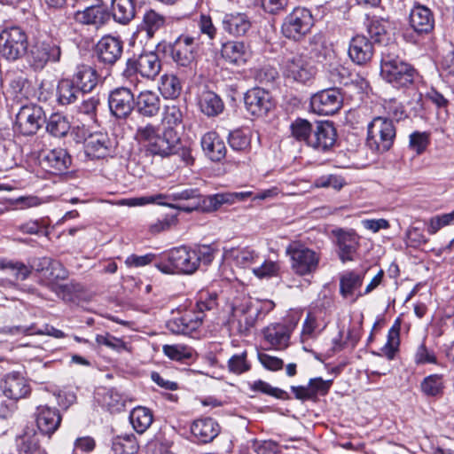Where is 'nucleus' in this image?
<instances>
[{"mask_svg": "<svg viewBox=\"0 0 454 454\" xmlns=\"http://www.w3.org/2000/svg\"><path fill=\"white\" fill-rule=\"evenodd\" d=\"M313 24L314 21L310 11L306 8L297 7L285 17L281 26V32L288 39L300 41L310 31Z\"/></svg>", "mask_w": 454, "mask_h": 454, "instance_id": "obj_9", "label": "nucleus"}, {"mask_svg": "<svg viewBox=\"0 0 454 454\" xmlns=\"http://www.w3.org/2000/svg\"><path fill=\"white\" fill-rule=\"evenodd\" d=\"M421 391L427 396H440L443 393L444 381L441 374H431L420 384Z\"/></svg>", "mask_w": 454, "mask_h": 454, "instance_id": "obj_43", "label": "nucleus"}, {"mask_svg": "<svg viewBox=\"0 0 454 454\" xmlns=\"http://www.w3.org/2000/svg\"><path fill=\"white\" fill-rule=\"evenodd\" d=\"M364 273H358L353 270L346 271L340 277V294L345 299H350L355 302L363 296L360 288L363 284Z\"/></svg>", "mask_w": 454, "mask_h": 454, "instance_id": "obj_25", "label": "nucleus"}, {"mask_svg": "<svg viewBox=\"0 0 454 454\" xmlns=\"http://www.w3.org/2000/svg\"><path fill=\"white\" fill-rule=\"evenodd\" d=\"M166 198V195L159 193L152 196H144L137 198H129L123 199L119 202V205L128 206V207H139L145 206L146 204L157 203L160 205H164L163 200Z\"/></svg>", "mask_w": 454, "mask_h": 454, "instance_id": "obj_54", "label": "nucleus"}, {"mask_svg": "<svg viewBox=\"0 0 454 454\" xmlns=\"http://www.w3.org/2000/svg\"><path fill=\"white\" fill-rule=\"evenodd\" d=\"M3 395L12 401L24 399L30 395L31 387L21 374L11 372L4 376L1 383Z\"/></svg>", "mask_w": 454, "mask_h": 454, "instance_id": "obj_16", "label": "nucleus"}, {"mask_svg": "<svg viewBox=\"0 0 454 454\" xmlns=\"http://www.w3.org/2000/svg\"><path fill=\"white\" fill-rule=\"evenodd\" d=\"M198 43L194 37L181 35L171 45L172 59L181 67H191L196 59Z\"/></svg>", "mask_w": 454, "mask_h": 454, "instance_id": "obj_14", "label": "nucleus"}, {"mask_svg": "<svg viewBox=\"0 0 454 454\" xmlns=\"http://www.w3.org/2000/svg\"><path fill=\"white\" fill-rule=\"evenodd\" d=\"M329 79L333 83L348 84L349 81V70L338 62H333L328 67Z\"/></svg>", "mask_w": 454, "mask_h": 454, "instance_id": "obj_53", "label": "nucleus"}, {"mask_svg": "<svg viewBox=\"0 0 454 454\" xmlns=\"http://www.w3.org/2000/svg\"><path fill=\"white\" fill-rule=\"evenodd\" d=\"M290 257V266L294 274L309 276L317 271L321 259L320 253L300 241L291 242L286 248Z\"/></svg>", "mask_w": 454, "mask_h": 454, "instance_id": "obj_8", "label": "nucleus"}, {"mask_svg": "<svg viewBox=\"0 0 454 454\" xmlns=\"http://www.w3.org/2000/svg\"><path fill=\"white\" fill-rule=\"evenodd\" d=\"M454 223V210L448 214L436 215L429 220L427 225V231L429 234H435L440 229L444 226Z\"/></svg>", "mask_w": 454, "mask_h": 454, "instance_id": "obj_58", "label": "nucleus"}, {"mask_svg": "<svg viewBox=\"0 0 454 454\" xmlns=\"http://www.w3.org/2000/svg\"><path fill=\"white\" fill-rule=\"evenodd\" d=\"M138 445L134 435L118 436L112 444L109 454H134Z\"/></svg>", "mask_w": 454, "mask_h": 454, "instance_id": "obj_45", "label": "nucleus"}, {"mask_svg": "<svg viewBox=\"0 0 454 454\" xmlns=\"http://www.w3.org/2000/svg\"><path fill=\"white\" fill-rule=\"evenodd\" d=\"M83 144L88 156L104 158L110 153L111 142L106 133H90L84 137Z\"/></svg>", "mask_w": 454, "mask_h": 454, "instance_id": "obj_28", "label": "nucleus"}, {"mask_svg": "<svg viewBox=\"0 0 454 454\" xmlns=\"http://www.w3.org/2000/svg\"><path fill=\"white\" fill-rule=\"evenodd\" d=\"M200 143L204 153L211 160L220 161L225 157V144L215 131H208L204 134Z\"/></svg>", "mask_w": 454, "mask_h": 454, "instance_id": "obj_32", "label": "nucleus"}, {"mask_svg": "<svg viewBox=\"0 0 454 454\" xmlns=\"http://www.w3.org/2000/svg\"><path fill=\"white\" fill-rule=\"evenodd\" d=\"M40 162L48 172L59 174L68 168L71 164V157L64 148H54L44 152Z\"/></svg>", "mask_w": 454, "mask_h": 454, "instance_id": "obj_22", "label": "nucleus"}, {"mask_svg": "<svg viewBox=\"0 0 454 454\" xmlns=\"http://www.w3.org/2000/svg\"><path fill=\"white\" fill-rule=\"evenodd\" d=\"M61 416L59 410L47 405H40L36 409V426L39 431L51 436L59 428Z\"/></svg>", "mask_w": 454, "mask_h": 454, "instance_id": "obj_24", "label": "nucleus"}, {"mask_svg": "<svg viewBox=\"0 0 454 454\" xmlns=\"http://www.w3.org/2000/svg\"><path fill=\"white\" fill-rule=\"evenodd\" d=\"M229 370L235 374H241L250 370V364L247 361V351L233 355L228 361Z\"/></svg>", "mask_w": 454, "mask_h": 454, "instance_id": "obj_59", "label": "nucleus"}, {"mask_svg": "<svg viewBox=\"0 0 454 454\" xmlns=\"http://www.w3.org/2000/svg\"><path fill=\"white\" fill-rule=\"evenodd\" d=\"M279 264L273 261H265L261 266L253 269V273L259 278H271L278 274Z\"/></svg>", "mask_w": 454, "mask_h": 454, "instance_id": "obj_62", "label": "nucleus"}, {"mask_svg": "<svg viewBox=\"0 0 454 454\" xmlns=\"http://www.w3.org/2000/svg\"><path fill=\"white\" fill-rule=\"evenodd\" d=\"M82 94L73 80L62 79L57 87L58 101L61 105H70L77 100Z\"/></svg>", "mask_w": 454, "mask_h": 454, "instance_id": "obj_40", "label": "nucleus"}, {"mask_svg": "<svg viewBox=\"0 0 454 454\" xmlns=\"http://www.w3.org/2000/svg\"><path fill=\"white\" fill-rule=\"evenodd\" d=\"M395 48V45L391 44L381 52L380 75L395 87H407L413 82L416 71L410 64L390 51Z\"/></svg>", "mask_w": 454, "mask_h": 454, "instance_id": "obj_3", "label": "nucleus"}, {"mask_svg": "<svg viewBox=\"0 0 454 454\" xmlns=\"http://www.w3.org/2000/svg\"><path fill=\"white\" fill-rule=\"evenodd\" d=\"M143 21L148 36L152 37L156 31L164 26L165 17L154 10H149L145 13Z\"/></svg>", "mask_w": 454, "mask_h": 454, "instance_id": "obj_51", "label": "nucleus"}, {"mask_svg": "<svg viewBox=\"0 0 454 454\" xmlns=\"http://www.w3.org/2000/svg\"><path fill=\"white\" fill-rule=\"evenodd\" d=\"M260 313L258 302L251 298H244L232 307V317L238 321L239 332H247L253 327Z\"/></svg>", "mask_w": 454, "mask_h": 454, "instance_id": "obj_15", "label": "nucleus"}, {"mask_svg": "<svg viewBox=\"0 0 454 454\" xmlns=\"http://www.w3.org/2000/svg\"><path fill=\"white\" fill-rule=\"evenodd\" d=\"M250 389L254 392H260L278 399L287 400L289 399V395L286 391L272 387L266 381L262 380H255L250 384Z\"/></svg>", "mask_w": 454, "mask_h": 454, "instance_id": "obj_50", "label": "nucleus"}, {"mask_svg": "<svg viewBox=\"0 0 454 454\" xmlns=\"http://www.w3.org/2000/svg\"><path fill=\"white\" fill-rule=\"evenodd\" d=\"M137 108L139 114L146 117H153L160 111V99L152 90H143L137 98Z\"/></svg>", "mask_w": 454, "mask_h": 454, "instance_id": "obj_37", "label": "nucleus"}, {"mask_svg": "<svg viewBox=\"0 0 454 454\" xmlns=\"http://www.w3.org/2000/svg\"><path fill=\"white\" fill-rule=\"evenodd\" d=\"M18 454H48L46 450L40 444L38 436L35 434L21 436L17 444Z\"/></svg>", "mask_w": 454, "mask_h": 454, "instance_id": "obj_42", "label": "nucleus"}, {"mask_svg": "<svg viewBox=\"0 0 454 454\" xmlns=\"http://www.w3.org/2000/svg\"><path fill=\"white\" fill-rule=\"evenodd\" d=\"M129 421L137 433L143 434L152 425L153 415L148 408L137 406L131 411Z\"/></svg>", "mask_w": 454, "mask_h": 454, "instance_id": "obj_38", "label": "nucleus"}, {"mask_svg": "<svg viewBox=\"0 0 454 454\" xmlns=\"http://www.w3.org/2000/svg\"><path fill=\"white\" fill-rule=\"evenodd\" d=\"M159 90L165 98H176L182 90L179 79L174 74H163L160 77Z\"/></svg>", "mask_w": 454, "mask_h": 454, "instance_id": "obj_41", "label": "nucleus"}, {"mask_svg": "<svg viewBox=\"0 0 454 454\" xmlns=\"http://www.w3.org/2000/svg\"><path fill=\"white\" fill-rule=\"evenodd\" d=\"M258 360L268 371L277 372L284 366V361L281 358L264 352L258 353Z\"/></svg>", "mask_w": 454, "mask_h": 454, "instance_id": "obj_64", "label": "nucleus"}, {"mask_svg": "<svg viewBox=\"0 0 454 454\" xmlns=\"http://www.w3.org/2000/svg\"><path fill=\"white\" fill-rule=\"evenodd\" d=\"M111 113L117 118L127 117L134 107V95L126 87H120L111 91L108 98Z\"/></svg>", "mask_w": 454, "mask_h": 454, "instance_id": "obj_17", "label": "nucleus"}, {"mask_svg": "<svg viewBox=\"0 0 454 454\" xmlns=\"http://www.w3.org/2000/svg\"><path fill=\"white\" fill-rule=\"evenodd\" d=\"M72 80L82 92H90L98 83V74L90 66L80 65L76 67Z\"/></svg>", "mask_w": 454, "mask_h": 454, "instance_id": "obj_36", "label": "nucleus"}, {"mask_svg": "<svg viewBox=\"0 0 454 454\" xmlns=\"http://www.w3.org/2000/svg\"><path fill=\"white\" fill-rule=\"evenodd\" d=\"M135 138L145 145L152 155L162 158L174 154L178 148L180 137L173 129H164L152 123L139 125L135 133Z\"/></svg>", "mask_w": 454, "mask_h": 454, "instance_id": "obj_2", "label": "nucleus"}, {"mask_svg": "<svg viewBox=\"0 0 454 454\" xmlns=\"http://www.w3.org/2000/svg\"><path fill=\"white\" fill-rule=\"evenodd\" d=\"M112 10L114 19L121 24L129 23L136 14L133 0H113Z\"/></svg>", "mask_w": 454, "mask_h": 454, "instance_id": "obj_39", "label": "nucleus"}, {"mask_svg": "<svg viewBox=\"0 0 454 454\" xmlns=\"http://www.w3.org/2000/svg\"><path fill=\"white\" fill-rule=\"evenodd\" d=\"M215 250L210 246H200L194 248L182 246L175 247L164 255V260L156 267L167 274H192L200 267V262L209 264L215 258Z\"/></svg>", "mask_w": 454, "mask_h": 454, "instance_id": "obj_1", "label": "nucleus"}, {"mask_svg": "<svg viewBox=\"0 0 454 454\" xmlns=\"http://www.w3.org/2000/svg\"><path fill=\"white\" fill-rule=\"evenodd\" d=\"M221 24L223 30L231 36L245 35L252 26L249 17L244 12L225 13Z\"/></svg>", "mask_w": 454, "mask_h": 454, "instance_id": "obj_26", "label": "nucleus"}, {"mask_svg": "<svg viewBox=\"0 0 454 454\" xmlns=\"http://www.w3.org/2000/svg\"><path fill=\"white\" fill-rule=\"evenodd\" d=\"M343 102L340 91L336 88L323 90L312 96L310 107L319 115H331L338 112Z\"/></svg>", "mask_w": 454, "mask_h": 454, "instance_id": "obj_13", "label": "nucleus"}, {"mask_svg": "<svg viewBox=\"0 0 454 454\" xmlns=\"http://www.w3.org/2000/svg\"><path fill=\"white\" fill-rule=\"evenodd\" d=\"M434 17L427 7L417 5L410 13V25L419 34H427L434 27Z\"/></svg>", "mask_w": 454, "mask_h": 454, "instance_id": "obj_33", "label": "nucleus"}, {"mask_svg": "<svg viewBox=\"0 0 454 454\" xmlns=\"http://www.w3.org/2000/svg\"><path fill=\"white\" fill-rule=\"evenodd\" d=\"M160 70L161 63L159 56L153 51H148L129 59L122 75L129 84L136 88L140 82L138 74L143 78L153 81L158 76Z\"/></svg>", "mask_w": 454, "mask_h": 454, "instance_id": "obj_4", "label": "nucleus"}, {"mask_svg": "<svg viewBox=\"0 0 454 454\" xmlns=\"http://www.w3.org/2000/svg\"><path fill=\"white\" fill-rule=\"evenodd\" d=\"M221 55L227 62L240 66L248 60L251 52L244 42L227 41L222 44Z\"/></svg>", "mask_w": 454, "mask_h": 454, "instance_id": "obj_29", "label": "nucleus"}, {"mask_svg": "<svg viewBox=\"0 0 454 454\" xmlns=\"http://www.w3.org/2000/svg\"><path fill=\"white\" fill-rule=\"evenodd\" d=\"M122 42L115 36L105 35L96 45L98 59L106 65H114L121 56Z\"/></svg>", "mask_w": 454, "mask_h": 454, "instance_id": "obj_20", "label": "nucleus"}, {"mask_svg": "<svg viewBox=\"0 0 454 454\" xmlns=\"http://www.w3.org/2000/svg\"><path fill=\"white\" fill-rule=\"evenodd\" d=\"M337 238L339 248V257L342 262H350L355 259V255L359 247L360 237L354 230H337L334 231Z\"/></svg>", "mask_w": 454, "mask_h": 454, "instance_id": "obj_21", "label": "nucleus"}, {"mask_svg": "<svg viewBox=\"0 0 454 454\" xmlns=\"http://www.w3.org/2000/svg\"><path fill=\"white\" fill-rule=\"evenodd\" d=\"M335 141L336 131L333 125L329 121H321L313 129L309 146L320 152H326L334 145Z\"/></svg>", "mask_w": 454, "mask_h": 454, "instance_id": "obj_19", "label": "nucleus"}, {"mask_svg": "<svg viewBox=\"0 0 454 454\" xmlns=\"http://www.w3.org/2000/svg\"><path fill=\"white\" fill-rule=\"evenodd\" d=\"M348 56L357 65L366 64L373 56L372 42L364 35L354 36L349 43Z\"/></svg>", "mask_w": 454, "mask_h": 454, "instance_id": "obj_27", "label": "nucleus"}, {"mask_svg": "<svg viewBox=\"0 0 454 454\" xmlns=\"http://www.w3.org/2000/svg\"><path fill=\"white\" fill-rule=\"evenodd\" d=\"M198 106L208 117L219 115L224 108L221 98L212 90H203L198 95Z\"/></svg>", "mask_w": 454, "mask_h": 454, "instance_id": "obj_35", "label": "nucleus"}, {"mask_svg": "<svg viewBox=\"0 0 454 454\" xmlns=\"http://www.w3.org/2000/svg\"><path fill=\"white\" fill-rule=\"evenodd\" d=\"M75 20L85 25H92L98 28L110 20V13L104 5H92L75 13Z\"/></svg>", "mask_w": 454, "mask_h": 454, "instance_id": "obj_30", "label": "nucleus"}, {"mask_svg": "<svg viewBox=\"0 0 454 454\" xmlns=\"http://www.w3.org/2000/svg\"><path fill=\"white\" fill-rule=\"evenodd\" d=\"M197 27L202 35L207 36L210 41L215 39L217 27L213 23L212 18L207 14H200L197 20Z\"/></svg>", "mask_w": 454, "mask_h": 454, "instance_id": "obj_56", "label": "nucleus"}, {"mask_svg": "<svg viewBox=\"0 0 454 454\" xmlns=\"http://www.w3.org/2000/svg\"><path fill=\"white\" fill-rule=\"evenodd\" d=\"M280 69L286 80L302 84L309 82L315 74L310 58L301 51L286 53L282 59Z\"/></svg>", "mask_w": 454, "mask_h": 454, "instance_id": "obj_6", "label": "nucleus"}, {"mask_svg": "<svg viewBox=\"0 0 454 454\" xmlns=\"http://www.w3.org/2000/svg\"><path fill=\"white\" fill-rule=\"evenodd\" d=\"M223 257L239 267L247 268L257 261L259 254L249 247H224Z\"/></svg>", "mask_w": 454, "mask_h": 454, "instance_id": "obj_34", "label": "nucleus"}, {"mask_svg": "<svg viewBox=\"0 0 454 454\" xmlns=\"http://www.w3.org/2000/svg\"><path fill=\"white\" fill-rule=\"evenodd\" d=\"M390 27L388 20L384 19H374L371 21L368 32L372 39L379 43H387L389 35L387 33Z\"/></svg>", "mask_w": 454, "mask_h": 454, "instance_id": "obj_47", "label": "nucleus"}, {"mask_svg": "<svg viewBox=\"0 0 454 454\" xmlns=\"http://www.w3.org/2000/svg\"><path fill=\"white\" fill-rule=\"evenodd\" d=\"M396 129L393 120L378 116L367 125V146L375 153L387 152L394 145Z\"/></svg>", "mask_w": 454, "mask_h": 454, "instance_id": "obj_5", "label": "nucleus"}, {"mask_svg": "<svg viewBox=\"0 0 454 454\" xmlns=\"http://www.w3.org/2000/svg\"><path fill=\"white\" fill-rule=\"evenodd\" d=\"M229 145L236 151H244L250 145V138L241 130H234L229 135Z\"/></svg>", "mask_w": 454, "mask_h": 454, "instance_id": "obj_60", "label": "nucleus"}, {"mask_svg": "<svg viewBox=\"0 0 454 454\" xmlns=\"http://www.w3.org/2000/svg\"><path fill=\"white\" fill-rule=\"evenodd\" d=\"M216 305V294H210L208 299L197 302V309L187 311L179 317H175L167 323L168 329L176 334L188 335L199 329L204 319V311L214 309Z\"/></svg>", "mask_w": 454, "mask_h": 454, "instance_id": "obj_7", "label": "nucleus"}, {"mask_svg": "<svg viewBox=\"0 0 454 454\" xmlns=\"http://www.w3.org/2000/svg\"><path fill=\"white\" fill-rule=\"evenodd\" d=\"M96 342L98 345H104L117 352L127 351L130 352V348L121 339L116 338L109 333L98 334L96 336Z\"/></svg>", "mask_w": 454, "mask_h": 454, "instance_id": "obj_52", "label": "nucleus"}, {"mask_svg": "<svg viewBox=\"0 0 454 454\" xmlns=\"http://www.w3.org/2000/svg\"><path fill=\"white\" fill-rule=\"evenodd\" d=\"M60 47L47 41H37L27 51L26 59L29 67L35 71L43 70L48 63H57L60 60Z\"/></svg>", "mask_w": 454, "mask_h": 454, "instance_id": "obj_10", "label": "nucleus"}, {"mask_svg": "<svg viewBox=\"0 0 454 454\" xmlns=\"http://www.w3.org/2000/svg\"><path fill=\"white\" fill-rule=\"evenodd\" d=\"M105 404L112 411H119L125 405V398L118 391L110 389L104 397Z\"/></svg>", "mask_w": 454, "mask_h": 454, "instance_id": "obj_61", "label": "nucleus"}, {"mask_svg": "<svg viewBox=\"0 0 454 454\" xmlns=\"http://www.w3.org/2000/svg\"><path fill=\"white\" fill-rule=\"evenodd\" d=\"M400 345V333H399V325H393L387 333V340L385 345L381 348V352L384 356H386L389 360H392L395 353L398 351V348Z\"/></svg>", "mask_w": 454, "mask_h": 454, "instance_id": "obj_49", "label": "nucleus"}, {"mask_svg": "<svg viewBox=\"0 0 454 454\" xmlns=\"http://www.w3.org/2000/svg\"><path fill=\"white\" fill-rule=\"evenodd\" d=\"M173 198L175 200H192V205L189 207H183V206L177 207L179 209H181L183 211L191 212L193 209H196L200 207V194L198 192V190H193V189L184 190L180 192L174 193Z\"/></svg>", "mask_w": 454, "mask_h": 454, "instance_id": "obj_55", "label": "nucleus"}, {"mask_svg": "<svg viewBox=\"0 0 454 454\" xmlns=\"http://www.w3.org/2000/svg\"><path fill=\"white\" fill-rule=\"evenodd\" d=\"M410 147L417 153H422L429 144L428 135L426 132L415 131L410 135Z\"/></svg>", "mask_w": 454, "mask_h": 454, "instance_id": "obj_63", "label": "nucleus"}, {"mask_svg": "<svg viewBox=\"0 0 454 454\" xmlns=\"http://www.w3.org/2000/svg\"><path fill=\"white\" fill-rule=\"evenodd\" d=\"M47 131L54 137H65L70 129V124L66 116L61 114H52L46 125Z\"/></svg>", "mask_w": 454, "mask_h": 454, "instance_id": "obj_44", "label": "nucleus"}, {"mask_svg": "<svg viewBox=\"0 0 454 454\" xmlns=\"http://www.w3.org/2000/svg\"><path fill=\"white\" fill-rule=\"evenodd\" d=\"M184 114L181 107L170 103L164 106L162 112V123L167 127L165 129H173L182 124Z\"/></svg>", "mask_w": 454, "mask_h": 454, "instance_id": "obj_46", "label": "nucleus"}, {"mask_svg": "<svg viewBox=\"0 0 454 454\" xmlns=\"http://www.w3.org/2000/svg\"><path fill=\"white\" fill-rule=\"evenodd\" d=\"M313 129L310 122L301 118L296 119L290 125L292 137L297 141L306 143L308 145Z\"/></svg>", "mask_w": 454, "mask_h": 454, "instance_id": "obj_48", "label": "nucleus"}, {"mask_svg": "<svg viewBox=\"0 0 454 454\" xmlns=\"http://www.w3.org/2000/svg\"><path fill=\"white\" fill-rule=\"evenodd\" d=\"M247 110L254 116L266 114L273 106L270 93L262 88L249 90L244 97Z\"/></svg>", "mask_w": 454, "mask_h": 454, "instance_id": "obj_18", "label": "nucleus"}, {"mask_svg": "<svg viewBox=\"0 0 454 454\" xmlns=\"http://www.w3.org/2000/svg\"><path fill=\"white\" fill-rule=\"evenodd\" d=\"M27 50V36L19 27H12L0 34V54L8 60H16Z\"/></svg>", "mask_w": 454, "mask_h": 454, "instance_id": "obj_11", "label": "nucleus"}, {"mask_svg": "<svg viewBox=\"0 0 454 454\" xmlns=\"http://www.w3.org/2000/svg\"><path fill=\"white\" fill-rule=\"evenodd\" d=\"M191 432L192 435L203 443L213 441L220 433L218 423L211 418H202L196 419L192 427Z\"/></svg>", "mask_w": 454, "mask_h": 454, "instance_id": "obj_31", "label": "nucleus"}, {"mask_svg": "<svg viewBox=\"0 0 454 454\" xmlns=\"http://www.w3.org/2000/svg\"><path fill=\"white\" fill-rule=\"evenodd\" d=\"M294 327L283 324H272L262 331L265 341L274 349L282 350L288 347Z\"/></svg>", "mask_w": 454, "mask_h": 454, "instance_id": "obj_23", "label": "nucleus"}, {"mask_svg": "<svg viewBox=\"0 0 454 454\" xmlns=\"http://www.w3.org/2000/svg\"><path fill=\"white\" fill-rule=\"evenodd\" d=\"M44 121V113L41 106L26 105L20 107L16 115L15 126L24 136H31L37 132Z\"/></svg>", "mask_w": 454, "mask_h": 454, "instance_id": "obj_12", "label": "nucleus"}, {"mask_svg": "<svg viewBox=\"0 0 454 454\" xmlns=\"http://www.w3.org/2000/svg\"><path fill=\"white\" fill-rule=\"evenodd\" d=\"M164 354L172 360L183 361L192 357V351L183 345H164Z\"/></svg>", "mask_w": 454, "mask_h": 454, "instance_id": "obj_57", "label": "nucleus"}]
</instances>
